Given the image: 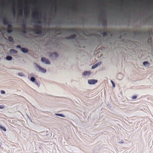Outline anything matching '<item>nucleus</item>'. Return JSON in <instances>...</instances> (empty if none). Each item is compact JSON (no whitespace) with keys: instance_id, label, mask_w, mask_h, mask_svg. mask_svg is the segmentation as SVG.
Instances as JSON below:
<instances>
[{"instance_id":"f257e3e1","label":"nucleus","mask_w":153,"mask_h":153,"mask_svg":"<svg viewBox=\"0 0 153 153\" xmlns=\"http://www.w3.org/2000/svg\"><path fill=\"white\" fill-rule=\"evenodd\" d=\"M33 16L34 18H36L37 20L34 21L33 22L35 23L39 24H42V21L39 20V19L41 18L40 16L39 15V14L37 13L36 14H33Z\"/></svg>"},{"instance_id":"f03ea898","label":"nucleus","mask_w":153,"mask_h":153,"mask_svg":"<svg viewBox=\"0 0 153 153\" xmlns=\"http://www.w3.org/2000/svg\"><path fill=\"white\" fill-rule=\"evenodd\" d=\"M72 22H58V21H52L50 24V25H60V24H62V25H64L65 24H69L71 23Z\"/></svg>"},{"instance_id":"7ed1b4c3","label":"nucleus","mask_w":153,"mask_h":153,"mask_svg":"<svg viewBox=\"0 0 153 153\" xmlns=\"http://www.w3.org/2000/svg\"><path fill=\"white\" fill-rule=\"evenodd\" d=\"M12 23L11 21H10L9 23L6 25L7 26V33L9 34H10L13 32V30L12 29V26L11 25Z\"/></svg>"},{"instance_id":"20e7f679","label":"nucleus","mask_w":153,"mask_h":153,"mask_svg":"<svg viewBox=\"0 0 153 153\" xmlns=\"http://www.w3.org/2000/svg\"><path fill=\"white\" fill-rule=\"evenodd\" d=\"M36 28L34 30V31L36 34L39 35L42 33V29H39L40 27L39 25H36Z\"/></svg>"},{"instance_id":"39448f33","label":"nucleus","mask_w":153,"mask_h":153,"mask_svg":"<svg viewBox=\"0 0 153 153\" xmlns=\"http://www.w3.org/2000/svg\"><path fill=\"white\" fill-rule=\"evenodd\" d=\"M41 60L45 64L49 65L51 64V62L49 60L45 57H42Z\"/></svg>"},{"instance_id":"423d86ee","label":"nucleus","mask_w":153,"mask_h":153,"mask_svg":"<svg viewBox=\"0 0 153 153\" xmlns=\"http://www.w3.org/2000/svg\"><path fill=\"white\" fill-rule=\"evenodd\" d=\"M101 18L100 17H99V21L101 23L102 26L104 27H106L107 26V21L105 19L103 20L102 21L101 20Z\"/></svg>"},{"instance_id":"0eeeda50","label":"nucleus","mask_w":153,"mask_h":153,"mask_svg":"<svg viewBox=\"0 0 153 153\" xmlns=\"http://www.w3.org/2000/svg\"><path fill=\"white\" fill-rule=\"evenodd\" d=\"M140 34V32L133 31L132 32L131 34L133 35V37L134 38L138 36Z\"/></svg>"},{"instance_id":"6e6552de","label":"nucleus","mask_w":153,"mask_h":153,"mask_svg":"<svg viewBox=\"0 0 153 153\" xmlns=\"http://www.w3.org/2000/svg\"><path fill=\"white\" fill-rule=\"evenodd\" d=\"M97 80L96 79H89L88 80V83L90 85H93L97 82Z\"/></svg>"},{"instance_id":"1a4fd4ad","label":"nucleus","mask_w":153,"mask_h":153,"mask_svg":"<svg viewBox=\"0 0 153 153\" xmlns=\"http://www.w3.org/2000/svg\"><path fill=\"white\" fill-rule=\"evenodd\" d=\"M38 68L40 71H41V72L43 73H45L46 72V70L43 68V67H42L41 66H38Z\"/></svg>"},{"instance_id":"9d476101","label":"nucleus","mask_w":153,"mask_h":153,"mask_svg":"<svg viewBox=\"0 0 153 153\" xmlns=\"http://www.w3.org/2000/svg\"><path fill=\"white\" fill-rule=\"evenodd\" d=\"M76 37V35L75 34L71 35L69 36L67 38V39H75Z\"/></svg>"},{"instance_id":"9b49d317","label":"nucleus","mask_w":153,"mask_h":153,"mask_svg":"<svg viewBox=\"0 0 153 153\" xmlns=\"http://www.w3.org/2000/svg\"><path fill=\"white\" fill-rule=\"evenodd\" d=\"M12 12H13V17L15 18L16 17V10L15 8V4L14 6L13 9H12Z\"/></svg>"},{"instance_id":"f8f14e48","label":"nucleus","mask_w":153,"mask_h":153,"mask_svg":"<svg viewBox=\"0 0 153 153\" xmlns=\"http://www.w3.org/2000/svg\"><path fill=\"white\" fill-rule=\"evenodd\" d=\"M58 56V54L56 52H54L53 53H52L50 55V56L51 57H54L56 58Z\"/></svg>"},{"instance_id":"ddd939ff","label":"nucleus","mask_w":153,"mask_h":153,"mask_svg":"<svg viewBox=\"0 0 153 153\" xmlns=\"http://www.w3.org/2000/svg\"><path fill=\"white\" fill-rule=\"evenodd\" d=\"M10 21H8L6 19H4L3 20V24L4 25H6L8 23H9Z\"/></svg>"},{"instance_id":"4468645a","label":"nucleus","mask_w":153,"mask_h":153,"mask_svg":"<svg viewBox=\"0 0 153 153\" xmlns=\"http://www.w3.org/2000/svg\"><path fill=\"white\" fill-rule=\"evenodd\" d=\"M10 53L11 54H15L17 53H18V52L17 51L15 50L11 49L10 51Z\"/></svg>"},{"instance_id":"2eb2a0df","label":"nucleus","mask_w":153,"mask_h":153,"mask_svg":"<svg viewBox=\"0 0 153 153\" xmlns=\"http://www.w3.org/2000/svg\"><path fill=\"white\" fill-rule=\"evenodd\" d=\"M21 51L24 53H27L28 51V50L25 48H21Z\"/></svg>"},{"instance_id":"dca6fc26","label":"nucleus","mask_w":153,"mask_h":153,"mask_svg":"<svg viewBox=\"0 0 153 153\" xmlns=\"http://www.w3.org/2000/svg\"><path fill=\"white\" fill-rule=\"evenodd\" d=\"M90 72L88 71H85L83 73V75L84 76H88L90 74Z\"/></svg>"},{"instance_id":"f3484780","label":"nucleus","mask_w":153,"mask_h":153,"mask_svg":"<svg viewBox=\"0 0 153 153\" xmlns=\"http://www.w3.org/2000/svg\"><path fill=\"white\" fill-rule=\"evenodd\" d=\"M6 59L8 61H10L12 59V57L10 56H7L6 57Z\"/></svg>"},{"instance_id":"a211bd4d","label":"nucleus","mask_w":153,"mask_h":153,"mask_svg":"<svg viewBox=\"0 0 153 153\" xmlns=\"http://www.w3.org/2000/svg\"><path fill=\"white\" fill-rule=\"evenodd\" d=\"M68 30L70 33H74L76 31V30L74 29H69Z\"/></svg>"},{"instance_id":"6ab92c4d","label":"nucleus","mask_w":153,"mask_h":153,"mask_svg":"<svg viewBox=\"0 0 153 153\" xmlns=\"http://www.w3.org/2000/svg\"><path fill=\"white\" fill-rule=\"evenodd\" d=\"M55 115L56 116H58L59 117H65V116L64 115L60 114H57V113H55Z\"/></svg>"},{"instance_id":"aec40b11","label":"nucleus","mask_w":153,"mask_h":153,"mask_svg":"<svg viewBox=\"0 0 153 153\" xmlns=\"http://www.w3.org/2000/svg\"><path fill=\"white\" fill-rule=\"evenodd\" d=\"M99 65V63H97L96 64H95L93 65L92 67V69H94L96 68H97Z\"/></svg>"},{"instance_id":"412c9836","label":"nucleus","mask_w":153,"mask_h":153,"mask_svg":"<svg viewBox=\"0 0 153 153\" xmlns=\"http://www.w3.org/2000/svg\"><path fill=\"white\" fill-rule=\"evenodd\" d=\"M8 39L9 41L12 42L13 40V38L11 36H9L8 37Z\"/></svg>"},{"instance_id":"4be33fe9","label":"nucleus","mask_w":153,"mask_h":153,"mask_svg":"<svg viewBox=\"0 0 153 153\" xmlns=\"http://www.w3.org/2000/svg\"><path fill=\"white\" fill-rule=\"evenodd\" d=\"M0 128L3 131H6V128L4 127H3L2 125L0 124Z\"/></svg>"},{"instance_id":"5701e85b","label":"nucleus","mask_w":153,"mask_h":153,"mask_svg":"<svg viewBox=\"0 0 153 153\" xmlns=\"http://www.w3.org/2000/svg\"><path fill=\"white\" fill-rule=\"evenodd\" d=\"M102 34L103 36L104 37H106L108 36V35L107 33L105 32H103Z\"/></svg>"},{"instance_id":"b1692460","label":"nucleus","mask_w":153,"mask_h":153,"mask_svg":"<svg viewBox=\"0 0 153 153\" xmlns=\"http://www.w3.org/2000/svg\"><path fill=\"white\" fill-rule=\"evenodd\" d=\"M19 9L21 11V12L19 13V15L21 17H22L23 16V10L22 9H21L20 8H19Z\"/></svg>"},{"instance_id":"393cba45","label":"nucleus","mask_w":153,"mask_h":153,"mask_svg":"<svg viewBox=\"0 0 153 153\" xmlns=\"http://www.w3.org/2000/svg\"><path fill=\"white\" fill-rule=\"evenodd\" d=\"M35 80H36V79H35V78H34V77H33V76L31 77L30 79V80L31 82H34L35 81Z\"/></svg>"},{"instance_id":"a878e982","label":"nucleus","mask_w":153,"mask_h":153,"mask_svg":"<svg viewBox=\"0 0 153 153\" xmlns=\"http://www.w3.org/2000/svg\"><path fill=\"white\" fill-rule=\"evenodd\" d=\"M18 75L20 76H25V75L22 72H19L18 73Z\"/></svg>"},{"instance_id":"bb28decb","label":"nucleus","mask_w":153,"mask_h":153,"mask_svg":"<svg viewBox=\"0 0 153 153\" xmlns=\"http://www.w3.org/2000/svg\"><path fill=\"white\" fill-rule=\"evenodd\" d=\"M22 32L24 34L27 33L26 28H24L22 30Z\"/></svg>"},{"instance_id":"cd10ccee","label":"nucleus","mask_w":153,"mask_h":153,"mask_svg":"<svg viewBox=\"0 0 153 153\" xmlns=\"http://www.w3.org/2000/svg\"><path fill=\"white\" fill-rule=\"evenodd\" d=\"M149 62L147 61H145L143 62V64L145 66H146L148 64H149Z\"/></svg>"},{"instance_id":"c85d7f7f","label":"nucleus","mask_w":153,"mask_h":153,"mask_svg":"<svg viewBox=\"0 0 153 153\" xmlns=\"http://www.w3.org/2000/svg\"><path fill=\"white\" fill-rule=\"evenodd\" d=\"M111 82L112 84V86L114 88L115 87V85L113 81L112 80H111Z\"/></svg>"},{"instance_id":"c756f323","label":"nucleus","mask_w":153,"mask_h":153,"mask_svg":"<svg viewBox=\"0 0 153 153\" xmlns=\"http://www.w3.org/2000/svg\"><path fill=\"white\" fill-rule=\"evenodd\" d=\"M16 48H19L21 49V48H22L21 46L20 45H18L16 47Z\"/></svg>"},{"instance_id":"7c9ffc66","label":"nucleus","mask_w":153,"mask_h":153,"mask_svg":"<svg viewBox=\"0 0 153 153\" xmlns=\"http://www.w3.org/2000/svg\"><path fill=\"white\" fill-rule=\"evenodd\" d=\"M24 13H25V17H26L27 18V16H28L27 13L26 11H25Z\"/></svg>"},{"instance_id":"2f4dec72","label":"nucleus","mask_w":153,"mask_h":153,"mask_svg":"<svg viewBox=\"0 0 153 153\" xmlns=\"http://www.w3.org/2000/svg\"><path fill=\"white\" fill-rule=\"evenodd\" d=\"M22 26L24 28H26L25 24H22Z\"/></svg>"},{"instance_id":"473e14b6","label":"nucleus","mask_w":153,"mask_h":153,"mask_svg":"<svg viewBox=\"0 0 153 153\" xmlns=\"http://www.w3.org/2000/svg\"><path fill=\"white\" fill-rule=\"evenodd\" d=\"M1 93L2 94H5V92L4 90H1Z\"/></svg>"},{"instance_id":"72a5a7b5","label":"nucleus","mask_w":153,"mask_h":153,"mask_svg":"<svg viewBox=\"0 0 153 153\" xmlns=\"http://www.w3.org/2000/svg\"><path fill=\"white\" fill-rule=\"evenodd\" d=\"M137 98V96H134L132 97V99H136Z\"/></svg>"},{"instance_id":"f704fd0d","label":"nucleus","mask_w":153,"mask_h":153,"mask_svg":"<svg viewBox=\"0 0 153 153\" xmlns=\"http://www.w3.org/2000/svg\"><path fill=\"white\" fill-rule=\"evenodd\" d=\"M34 65H35L36 66V67L37 68H38L37 66H40L39 65H38L36 63H34Z\"/></svg>"},{"instance_id":"c9c22d12","label":"nucleus","mask_w":153,"mask_h":153,"mask_svg":"<svg viewBox=\"0 0 153 153\" xmlns=\"http://www.w3.org/2000/svg\"><path fill=\"white\" fill-rule=\"evenodd\" d=\"M4 106L2 105H0V109H3Z\"/></svg>"},{"instance_id":"e433bc0d","label":"nucleus","mask_w":153,"mask_h":153,"mask_svg":"<svg viewBox=\"0 0 153 153\" xmlns=\"http://www.w3.org/2000/svg\"><path fill=\"white\" fill-rule=\"evenodd\" d=\"M27 12L28 13H30V10L28 8H27Z\"/></svg>"},{"instance_id":"4c0bfd02","label":"nucleus","mask_w":153,"mask_h":153,"mask_svg":"<svg viewBox=\"0 0 153 153\" xmlns=\"http://www.w3.org/2000/svg\"><path fill=\"white\" fill-rule=\"evenodd\" d=\"M123 140H122L121 141L119 142V143H123Z\"/></svg>"},{"instance_id":"58836bf2","label":"nucleus","mask_w":153,"mask_h":153,"mask_svg":"<svg viewBox=\"0 0 153 153\" xmlns=\"http://www.w3.org/2000/svg\"><path fill=\"white\" fill-rule=\"evenodd\" d=\"M22 22H23V23H24L25 22V21L24 19L22 20Z\"/></svg>"},{"instance_id":"ea45409f","label":"nucleus","mask_w":153,"mask_h":153,"mask_svg":"<svg viewBox=\"0 0 153 153\" xmlns=\"http://www.w3.org/2000/svg\"><path fill=\"white\" fill-rule=\"evenodd\" d=\"M40 8L41 9L42 8V5H40Z\"/></svg>"},{"instance_id":"a19ab883","label":"nucleus","mask_w":153,"mask_h":153,"mask_svg":"<svg viewBox=\"0 0 153 153\" xmlns=\"http://www.w3.org/2000/svg\"><path fill=\"white\" fill-rule=\"evenodd\" d=\"M36 85H38V83L37 82H36Z\"/></svg>"},{"instance_id":"79ce46f5","label":"nucleus","mask_w":153,"mask_h":153,"mask_svg":"<svg viewBox=\"0 0 153 153\" xmlns=\"http://www.w3.org/2000/svg\"><path fill=\"white\" fill-rule=\"evenodd\" d=\"M22 7H23V8H25V7L23 6H22Z\"/></svg>"},{"instance_id":"37998d69","label":"nucleus","mask_w":153,"mask_h":153,"mask_svg":"<svg viewBox=\"0 0 153 153\" xmlns=\"http://www.w3.org/2000/svg\"><path fill=\"white\" fill-rule=\"evenodd\" d=\"M120 39H121V37H120Z\"/></svg>"}]
</instances>
